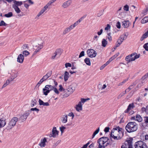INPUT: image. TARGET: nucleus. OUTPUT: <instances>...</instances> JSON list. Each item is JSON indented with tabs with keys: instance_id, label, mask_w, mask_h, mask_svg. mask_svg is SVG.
<instances>
[{
	"instance_id": "f257e3e1",
	"label": "nucleus",
	"mask_w": 148,
	"mask_h": 148,
	"mask_svg": "<svg viewBox=\"0 0 148 148\" xmlns=\"http://www.w3.org/2000/svg\"><path fill=\"white\" fill-rule=\"evenodd\" d=\"M122 129L117 127L113 129L110 135V138H113L114 140L121 139L124 135L123 132L122 131Z\"/></svg>"
},
{
	"instance_id": "f03ea898",
	"label": "nucleus",
	"mask_w": 148,
	"mask_h": 148,
	"mask_svg": "<svg viewBox=\"0 0 148 148\" xmlns=\"http://www.w3.org/2000/svg\"><path fill=\"white\" fill-rule=\"evenodd\" d=\"M138 125L135 122H130L126 125L125 129L128 133L136 131L138 129Z\"/></svg>"
},
{
	"instance_id": "7ed1b4c3",
	"label": "nucleus",
	"mask_w": 148,
	"mask_h": 148,
	"mask_svg": "<svg viewBox=\"0 0 148 148\" xmlns=\"http://www.w3.org/2000/svg\"><path fill=\"white\" fill-rule=\"evenodd\" d=\"M108 140L107 137H103L99 139L97 141L99 143L98 148H105L108 144Z\"/></svg>"
},
{
	"instance_id": "20e7f679",
	"label": "nucleus",
	"mask_w": 148,
	"mask_h": 148,
	"mask_svg": "<svg viewBox=\"0 0 148 148\" xmlns=\"http://www.w3.org/2000/svg\"><path fill=\"white\" fill-rule=\"evenodd\" d=\"M18 120V118L16 117H14L12 118L7 126L6 129L8 130H10L15 125Z\"/></svg>"
},
{
	"instance_id": "39448f33",
	"label": "nucleus",
	"mask_w": 148,
	"mask_h": 148,
	"mask_svg": "<svg viewBox=\"0 0 148 148\" xmlns=\"http://www.w3.org/2000/svg\"><path fill=\"white\" fill-rule=\"evenodd\" d=\"M53 86L50 85H46L42 89L43 94L45 96L47 95L50 91L53 90Z\"/></svg>"
},
{
	"instance_id": "423d86ee",
	"label": "nucleus",
	"mask_w": 148,
	"mask_h": 148,
	"mask_svg": "<svg viewBox=\"0 0 148 148\" xmlns=\"http://www.w3.org/2000/svg\"><path fill=\"white\" fill-rule=\"evenodd\" d=\"M135 148H147L146 144L143 141L140 140L135 143Z\"/></svg>"
},
{
	"instance_id": "0eeeda50",
	"label": "nucleus",
	"mask_w": 148,
	"mask_h": 148,
	"mask_svg": "<svg viewBox=\"0 0 148 148\" xmlns=\"http://www.w3.org/2000/svg\"><path fill=\"white\" fill-rule=\"evenodd\" d=\"M127 35H126V33H124L123 34L121 35L116 43V46H119L123 40L126 39L127 37Z\"/></svg>"
},
{
	"instance_id": "6e6552de",
	"label": "nucleus",
	"mask_w": 148,
	"mask_h": 148,
	"mask_svg": "<svg viewBox=\"0 0 148 148\" xmlns=\"http://www.w3.org/2000/svg\"><path fill=\"white\" fill-rule=\"evenodd\" d=\"M133 139L129 138L126 140L127 143L123 144L121 146V148H127L126 144L128 146V148H132Z\"/></svg>"
},
{
	"instance_id": "1a4fd4ad",
	"label": "nucleus",
	"mask_w": 148,
	"mask_h": 148,
	"mask_svg": "<svg viewBox=\"0 0 148 148\" xmlns=\"http://www.w3.org/2000/svg\"><path fill=\"white\" fill-rule=\"evenodd\" d=\"M87 53L88 56L91 58L95 57L96 56L97 53L94 50L92 49L88 50Z\"/></svg>"
},
{
	"instance_id": "9d476101",
	"label": "nucleus",
	"mask_w": 148,
	"mask_h": 148,
	"mask_svg": "<svg viewBox=\"0 0 148 148\" xmlns=\"http://www.w3.org/2000/svg\"><path fill=\"white\" fill-rule=\"evenodd\" d=\"M29 115V111L26 112L21 116L18 119V120H21L22 122H23L26 120Z\"/></svg>"
},
{
	"instance_id": "9b49d317",
	"label": "nucleus",
	"mask_w": 148,
	"mask_h": 148,
	"mask_svg": "<svg viewBox=\"0 0 148 148\" xmlns=\"http://www.w3.org/2000/svg\"><path fill=\"white\" fill-rule=\"evenodd\" d=\"M52 134H50L49 136L50 137H56V136L58 135V132L56 128L55 127H53L52 130Z\"/></svg>"
},
{
	"instance_id": "f8f14e48",
	"label": "nucleus",
	"mask_w": 148,
	"mask_h": 148,
	"mask_svg": "<svg viewBox=\"0 0 148 148\" xmlns=\"http://www.w3.org/2000/svg\"><path fill=\"white\" fill-rule=\"evenodd\" d=\"M72 2L71 0H68L63 3L62 7L64 8H66L71 4Z\"/></svg>"
},
{
	"instance_id": "ddd939ff",
	"label": "nucleus",
	"mask_w": 148,
	"mask_h": 148,
	"mask_svg": "<svg viewBox=\"0 0 148 148\" xmlns=\"http://www.w3.org/2000/svg\"><path fill=\"white\" fill-rule=\"evenodd\" d=\"M18 76V72L15 71H13L11 74V77L10 78V81H12L16 78Z\"/></svg>"
},
{
	"instance_id": "4468645a",
	"label": "nucleus",
	"mask_w": 148,
	"mask_h": 148,
	"mask_svg": "<svg viewBox=\"0 0 148 148\" xmlns=\"http://www.w3.org/2000/svg\"><path fill=\"white\" fill-rule=\"evenodd\" d=\"M86 17V15L83 16L80 18L79 20L76 21L74 24H73L75 27L77 26Z\"/></svg>"
},
{
	"instance_id": "2eb2a0df",
	"label": "nucleus",
	"mask_w": 148,
	"mask_h": 148,
	"mask_svg": "<svg viewBox=\"0 0 148 148\" xmlns=\"http://www.w3.org/2000/svg\"><path fill=\"white\" fill-rule=\"evenodd\" d=\"M132 60L134 61L136 59L140 57V54H137L136 53L134 52L131 54Z\"/></svg>"
},
{
	"instance_id": "dca6fc26",
	"label": "nucleus",
	"mask_w": 148,
	"mask_h": 148,
	"mask_svg": "<svg viewBox=\"0 0 148 148\" xmlns=\"http://www.w3.org/2000/svg\"><path fill=\"white\" fill-rule=\"evenodd\" d=\"M24 60V56L21 54H19L18 57L17 61L18 62L22 63L23 62Z\"/></svg>"
},
{
	"instance_id": "f3484780",
	"label": "nucleus",
	"mask_w": 148,
	"mask_h": 148,
	"mask_svg": "<svg viewBox=\"0 0 148 148\" xmlns=\"http://www.w3.org/2000/svg\"><path fill=\"white\" fill-rule=\"evenodd\" d=\"M47 142V140L45 138L41 140V142L40 143L39 145L41 147H44L46 145L45 143Z\"/></svg>"
},
{
	"instance_id": "a211bd4d",
	"label": "nucleus",
	"mask_w": 148,
	"mask_h": 148,
	"mask_svg": "<svg viewBox=\"0 0 148 148\" xmlns=\"http://www.w3.org/2000/svg\"><path fill=\"white\" fill-rule=\"evenodd\" d=\"M134 107V103L130 104L129 105L127 109L125 111V113L128 112L129 111L133 109Z\"/></svg>"
},
{
	"instance_id": "6ab92c4d",
	"label": "nucleus",
	"mask_w": 148,
	"mask_h": 148,
	"mask_svg": "<svg viewBox=\"0 0 148 148\" xmlns=\"http://www.w3.org/2000/svg\"><path fill=\"white\" fill-rule=\"evenodd\" d=\"M82 105L81 102H79L78 104L76 105L75 108L76 110L78 112L81 111L82 109Z\"/></svg>"
},
{
	"instance_id": "aec40b11",
	"label": "nucleus",
	"mask_w": 148,
	"mask_h": 148,
	"mask_svg": "<svg viewBox=\"0 0 148 148\" xmlns=\"http://www.w3.org/2000/svg\"><path fill=\"white\" fill-rule=\"evenodd\" d=\"M6 124L5 120L3 118L0 119V128L3 127Z\"/></svg>"
},
{
	"instance_id": "412c9836",
	"label": "nucleus",
	"mask_w": 148,
	"mask_h": 148,
	"mask_svg": "<svg viewBox=\"0 0 148 148\" xmlns=\"http://www.w3.org/2000/svg\"><path fill=\"white\" fill-rule=\"evenodd\" d=\"M130 23L129 21L127 20L123 22L122 25L124 28H127L129 27Z\"/></svg>"
},
{
	"instance_id": "4be33fe9",
	"label": "nucleus",
	"mask_w": 148,
	"mask_h": 148,
	"mask_svg": "<svg viewBox=\"0 0 148 148\" xmlns=\"http://www.w3.org/2000/svg\"><path fill=\"white\" fill-rule=\"evenodd\" d=\"M68 91V94H71L73 93L75 90V88L73 87H69L67 89H66Z\"/></svg>"
},
{
	"instance_id": "5701e85b",
	"label": "nucleus",
	"mask_w": 148,
	"mask_h": 148,
	"mask_svg": "<svg viewBox=\"0 0 148 148\" xmlns=\"http://www.w3.org/2000/svg\"><path fill=\"white\" fill-rule=\"evenodd\" d=\"M52 73V72L51 71H49L45 75H44L43 77L45 80H47L51 75Z\"/></svg>"
},
{
	"instance_id": "b1692460",
	"label": "nucleus",
	"mask_w": 148,
	"mask_h": 148,
	"mask_svg": "<svg viewBox=\"0 0 148 148\" xmlns=\"http://www.w3.org/2000/svg\"><path fill=\"white\" fill-rule=\"evenodd\" d=\"M14 4L12 6H16L18 7V6L21 5L22 4V1H14Z\"/></svg>"
},
{
	"instance_id": "393cba45",
	"label": "nucleus",
	"mask_w": 148,
	"mask_h": 148,
	"mask_svg": "<svg viewBox=\"0 0 148 148\" xmlns=\"http://www.w3.org/2000/svg\"><path fill=\"white\" fill-rule=\"evenodd\" d=\"M61 51V49H57L56 51L55 52L54 56H53L51 57V58L52 59H54L56 56V55L58 54H60Z\"/></svg>"
},
{
	"instance_id": "a878e982",
	"label": "nucleus",
	"mask_w": 148,
	"mask_h": 148,
	"mask_svg": "<svg viewBox=\"0 0 148 148\" xmlns=\"http://www.w3.org/2000/svg\"><path fill=\"white\" fill-rule=\"evenodd\" d=\"M126 61L128 62H131L133 61L132 60V56L131 54L127 56L125 58Z\"/></svg>"
},
{
	"instance_id": "bb28decb",
	"label": "nucleus",
	"mask_w": 148,
	"mask_h": 148,
	"mask_svg": "<svg viewBox=\"0 0 148 148\" xmlns=\"http://www.w3.org/2000/svg\"><path fill=\"white\" fill-rule=\"evenodd\" d=\"M69 73L68 72L66 71L64 73V79L65 81H66L68 80L69 76Z\"/></svg>"
},
{
	"instance_id": "cd10ccee",
	"label": "nucleus",
	"mask_w": 148,
	"mask_h": 148,
	"mask_svg": "<svg viewBox=\"0 0 148 148\" xmlns=\"http://www.w3.org/2000/svg\"><path fill=\"white\" fill-rule=\"evenodd\" d=\"M67 115H65L62 118L61 121L63 123H66L67 121Z\"/></svg>"
},
{
	"instance_id": "c85d7f7f",
	"label": "nucleus",
	"mask_w": 148,
	"mask_h": 148,
	"mask_svg": "<svg viewBox=\"0 0 148 148\" xmlns=\"http://www.w3.org/2000/svg\"><path fill=\"white\" fill-rule=\"evenodd\" d=\"M143 119L142 117L140 115L137 114L136 116V120L139 122H141L142 121Z\"/></svg>"
},
{
	"instance_id": "c756f323",
	"label": "nucleus",
	"mask_w": 148,
	"mask_h": 148,
	"mask_svg": "<svg viewBox=\"0 0 148 148\" xmlns=\"http://www.w3.org/2000/svg\"><path fill=\"white\" fill-rule=\"evenodd\" d=\"M148 36V31L143 34L140 38L141 41L143 40L145 38H147Z\"/></svg>"
},
{
	"instance_id": "7c9ffc66",
	"label": "nucleus",
	"mask_w": 148,
	"mask_h": 148,
	"mask_svg": "<svg viewBox=\"0 0 148 148\" xmlns=\"http://www.w3.org/2000/svg\"><path fill=\"white\" fill-rule=\"evenodd\" d=\"M84 62L88 65L90 66L91 63L89 58H86L84 60Z\"/></svg>"
},
{
	"instance_id": "2f4dec72",
	"label": "nucleus",
	"mask_w": 148,
	"mask_h": 148,
	"mask_svg": "<svg viewBox=\"0 0 148 148\" xmlns=\"http://www.w3.org/2000/svg\"><path fill=\"white\" fill-rule=\"evenodd\" d=\"M71 30L69 27L66 28L63 31V35H64L66 34L67 33L70 32Z\"/></svg>"
},
{
	"instance_id": "473e14b6",
	"label": "nucleus",
	"mask_w": 148,
	"mask_h": 148,
	"mask_svg": "<svg viewBox=\"0 0 148 148\" xmlns=\"http://www.w3.org/2000/svg\"><path fill=\"white\" fill-rule=\"evenodd\" d=\"M148 22V16L145 17L143 18L141 21L142 23L143 24Z\"/></svg>"
},
{
	"instance_id": "72a5a7b5",
	"label": "nucleus",
	"mask_w": 148,
	"mask_h": 148,
	"mask_svg": "<svg viewBox=\"0 0 148 148\" xmlns=\"http://www.w3.org/2000/svg\"><path fill=\"white\" fill-rule=\"evenodd\" d=\"M12 7L14 8L15 11L18 14L21 12V11L18 7L16 6H12Z\"/></svg>"
},
{
	"instance_id": "f704fd0d",
	"label": "nucleus",
	"mask_w": 148,
	"mask_h": 148,
	"mask_svg": "<svg viewBox=\"0 0 148 148\" xmlns=\"http://www.w3.org/2000/svg\"><path fill=\"white\" fill-rule=\"evenodd\" d=\"M42 49V48H40V47H38L37 48L35 49V51L33 53L32 56H33L35 55L38 52L40 49Z\"/></svg>"
},
{
	"instance_id": "c9c22d12",
	"label": "nucleus",
	"mask_w": 148,
	"mask_h": 148,
	"mask_svg": "<svg viewBox=\"0 0 148 148\" xmlns=\"http://www.w3.org/2000/svg\"><path fill=\"white\" fill-rule=\"evenodd\" d=\"M64 91V93L63 95L64 98L67 97L70 95V94H68L69 93L66 90H65Z\"/></svg>"
},
{
	"instance_id": "e433bc0d",
	"label": "nucleus",
	"mask_w": 148,
	"mask_h": 148,
	"mask_svg": "<svg viewBox=\"0 0 148 148\" xmlns=\"http://www.w3.org/2000/svg\"><path fill=\"white\" fill-rule=\"evenodd\" d=\"M4 16L7 17V18H9L13 16V14L11 12H9L8 13L5 14L4 15Z\"/></svg>"
},
{
	"instance_id": "4c0bfd02",
	"label": "nucleus",
	"mask_w": 148,
	"mask_h": 148,
	"mask_svg": "<svg viewBox=\"0 0 148 148\" xmlns=\"http://www.w3.org/2000/svg\"><path fill=\"white\" fill-rule=\"evenodd\" d=\"M36 101L35 99H32L31 101V106L32 107H34L36 104Z\"/></svg>"
},
{
	"instance_id": "58836bf2",
	"label": "nucleus",
	"mask_w": 148,
	"mask_h": 148,
	"mask_svg": "<svg viewBox=\"0 0 148 148\" xmlns=\"http://www.w3.org/2000/svg\"><path fill=\"white\" fill-rule=\"evenodd\" d=\"M99 127L95 132L93 133L92 137V138H93L99 132Z\"/></svg>"
},
{
	"instance_id": "ea45409f",
	"label": "nucleus",
	"mask_w": 148,
	"mask_h": 148,
	"mask_svg": "<svg viewBox=\"0 0 148 148\" xmlns=\"http://www.w3.org/2000/svg\"><path fill=\"white\" fill-rule=\"evenodd\" d=\"M143 112L145 111L146 113L148 114V106H146V108L143 107L141 109Z\"/></svg>"
},
{
	"instance_id": "a19ab883",
	"label": "nucleus",
	"mask_w": 148,
	"mask_h": 148,
	"mask_svg": "<svg viewBox=\"0 0 148 148\" xmlns=\"http://www.w3.org/2000/svg\"><path fill=\"white\" fill-rule=\"evenodd\" d=\"M102 46H106L107 44V41L105 39H103L102 41Z\"/></svg>"
},
{
	"instance_id": "79ce46f5",
	"label": "nucleus",
	"mask_w": 148,
	"mask_h": 148,
	"mask_svg": "<svg viewBox=\"0 0 148 148\" xmlns=\"http://www.w3.org/2000/svg\"><path fill=\"white\" fill-rule=\"evenodd\" d=\"M128 80V79L127 78L123 80L122 82L119 83L117 85L118 86H121L124 84Z\"/></svg>"
},
{
	"instance_id": "37998d69",
	"label": "nucleus",
	"mask_w": 148,
	"mask_h": 148,
	"mask_svg": "<svg viewBox=\"0 0 148 148\" xmlns=\"http://www.w3.org/2000/svg\"><path fill=\"white\" fill-rule=\"evenodd\" d=\"M126 94V91H124L120 94L118 96V99H119L123 96Z\"/></svg>"
},
{
	"instance_id": "c03bdc74",
	"label": "nucleus",
	"mask_w": 148,
	"mask_h": 148,
	"mask_svg": "<svg viewBox=\"0 0 148 148\" xmlns=\"http://www.w3.org/2000/svg\"><path fill=\"white\" fill-rule=\"evenodd\" d=\"M90 99L88 98L87 99H84V98H81V101L79 102H81L82 103H84L86 102L87 100H88Z\"/></svg>"
},
{
	"instance_id": "a18cd8bd",
	"label": "nucleus",
	"mask_w": 148,
	"mask_h": 148,
	"mask_svg": "<svg viewBox=\"0 0 148 148\" xmlns=\"http://www.w3.org/2000/svg\"><path fill=\"white\" fill-rule=\"evenodd\" d=\"M23 56L25 57H26L29 54V53L28 51L25 50L23 51Z\"/></svg>"
},
{
	"instance_id": "49530a36",
	"label": "nucleus",
	"mask_w": 148,
	"mask_h": 148,
	"mask_svg": "<svg viewBox=\"0 0 148 148\" xmlns=\"http://www.w3.org/2000/svg\"><path fill=\"white\" fill-rule=\"evenodd\" d=\"M53 90L54 91V92L57 95H58L59 94V92L57 88L54 86H53Z\"/></svg>"
},
{
	"instance_id": "de8ad7c7",
	"label": "nucleus",
	"mask_w": 148,
	"mask_h": 148,
	"mask_svg": "<svg viewBox=\"0 0 148 148\" xmlns=\"http://www.w3.org/2000/svg\"><path fill=\"white\" fill-rule=\"evenodd\" d=\"M123 8L125 11H128L129 10V6L127 5H126L124 6Z\"/></svg>"
},
{
	"instance_id": "09e8293b",
	"label": "nucleus",
	"mask_w": 148,
	"mask_h": 148,
	"mask_svg": "<svg viewBox=\"0 0 148 148\" xmlns=\"http://www.w3.org/2000/svg\"><path fill=\"white\" fill-rule=\"evenodd\" d=\"M7 25L3 21H1L0 22V26H6Z\"/></svg>"
},
{
	"instance_id": "8fccbe9b",
	"label": "nucleus",
	"mask_w": 148,
	"mask_h": 148,
	"mask_svg": "<svg viewBox=\"0 0 148 148\" xmlns=\"http://www.w3.org/2000/svg\"><path fill=\"white\" fill-rule=\"evenodd\" d=\"M66 129V127L64 126H62L60 127V129L61 132V134H62L64 132V130Z\"/></svg>"
},
{
	"instance_id": "3c124183",
	"label": "nucleus",
	"mask_w": 148,
	"mask_h": 148,
	"mask_svg": "<svg viewBox=\"0 0 148 148\" xmlns=\"http://www.w3.org/2000/svg\"><path fill=\"white\" fill-rule=\"evenodd\" d=\"M59 90L60 91H64L65 89H64L62 87V85H60L59 86Z\"/></svg>"
},
{
	"instance_id": "603ef678",
	"label": "nucleus",
	"mask_w": 148,
	"mask_h": 148,
	"mask_svg": "<svg viewBox=\"0 0 148 148\" xmlns=\"http://www.w3.org/2000/svg\"><path fill=\"white\" fill-rule=\"evenodd\" d=\"M119 53H117L115 55H114L111 58H112V61L115 58H116V57H117L119 55Z\"/></svg>"
},
{
	"instance_id": "864d4df0",
	"label": "nucleus",
	"mask_w": 148,
	"mask_h": 148,
	"mask_svg": "<svg viewBox=\"0 0 148 148\" xmlns=\"http://www.w3.org/2000/svg\"><path fill=\"white\" fill-rule=\"evenodd\" d=\"M68 116L70 117H72V119H73L74 116V115L72 112L69 113L68 114Z\"/></svg>"
},
{
	"instance_id": "5fc2aeb1",
	"label": "nucleus",
	"mask_w": 148,
	"mask_h": 148,
	"mask_svg": "<svg viewBox=\"0 0 148 148\" xmlns=\"http://www.w3.org/2000/svg\"><path fill=\"white\" fill-rule=\"evenodd\" d=\"M39 110V109L36 108H32L30 109V111H36L37 113H38Z\"/></svg>"
},
{
	"instance_id": "6e6d98bb",
	"label": "nucleus",
	"mask_w": 148,
	"mask_h": 148,
	"mask_svg": "<svg viewBox=\"0 0 148 148\" xmlns=\"http://www.w3.org/2000/svg\"><path fill=\"white\" fill-rule=\"evenodd\" d=\"M84 51H82L79 56V58H80L83 56H84Z\"/></svg>"
},
{
	"instance_id": "4d7b16f0",
	"label": "nucleus",
	"mask_w": 148,
	"mask_h": 148,
	"mask_svg": "<svg viewBox=\"0 0 148 148\" xmlns=\"http://www.w3.org/2000/svg\"><path fill=\"white\" fill-rule=\"evenodd\" d=\"M116 26L117 27L118 29H120L121 28V24L119 22H118L116 24Z\"/></svg>"
},
{
	"instance_id": "13d9d810",
	"label": "nucleus",
	"mask_w": 148,
	"mask_h": 148,
	"mask_svg": "<svg viewBox=\"0 0 148 148\" xmlns=\"http://www.w3.org/2000/svg\"><path fill=\"white\" fill-rule=\"evenodd\" d=\"M52 3L51 1H50L45 6L46 8H48V7Z\"/></svg>"
},
{
	"instance_id": "bf43d9fd",
	"label": "nucleus",
	"mask_w": 148,
	"mask_h": 148,
	"mask_svg": "<svg viewBox=\"0 0 148 148\" xmlns=\"http://www.w3.org/2000/svg\"><path fill=\"white\" fill-rule=\"evenodd\" d=\"M110 28V26L109 24H107V26L105 27V30H108Z\"/></svg>"
},
{
	"instance_id": "052dcab7",
	"label": "nucleus",
	"mask_w": 148,
	"mask_h": 148,
	"mask_svg": "<svg viewBox=\"0 0 148 148\" xmlns=\"http://www.w3.org/2000/svg\"><path fill=\"white\" fill-rule=\"evenodd\" d=\"M144 121L145 123H148V117L145 116L144 117Z\"/></svg>"
},
{
	"instance_id": "680f3d73",
	"label": "nucleus",
	"mask_w": 148,
	"mask_h": 148,
	"mask_svg": "<svg viewBox=\"0 0 148 148\" xmlns=\"http://www.w3.org/2000/svg\"><path fill=\"white\" fill-rule=\"evenodd\" d=\"M65 66L66 68L68 67H71V64L69 63H67L65 64Z\"/></svg>"
},
{
	"instance_id": "e2e57ef3",
	"label": "nucleus",
	"mask_w": 148,
	"mask_h": 148,
	"mask_svg": "<svg viewBox=\"0 0 148 148\" xmlns=\"http://www.w3.org/2000/svg\"><path fill=\"white\" fill-rule=\"evenodd\" d=\"M112 58H110L109 60L107 61L104 64L106 65V66L107 65H108L110 62H111L112 60Z\"/></svg>"
},
{
	"instance_id": "0e129e2a",
	"label": "nucleus",
	"mask_w": 148,
	"mask_h": 148,
	"mask_svg": "<svg viewBox=\"0 0 148 148\" xmlns=\"http://www.w3.org/2000/svg\"><path fill=\"white\" fill-rule=\"evenodd\" d=\"M148 12V10H146V8L142 12V13L144 15H146L147 12Z\"/></svg>"
},
{
	"instance_id": "69168bd1",
	"label": "nucleus",
	"mask_w": 148,
	"mask_h": 148,
	"mask_svg": "<svg viewBox=\"0 0 148 148\" xmlns=\"http://www.w3.org/2000/svg\"><path fill=\"white\" fill-rule=\"evenodd\" d=\"M109 129L110 128L109 127H107L105 128L104 131L105 132L107 133L109 132Z\"/></svg>"
},
{
	"instance_id": "338daca9",
	"label": "nucleus",
	"mask_w": 148,
	"mask_h": 148,
	"mask_svg": "<svg viewBox=\"0 0 148 148\" xmlns=\"http://www.w3.org/2000/svg\"><path fill=\"white\" fill-rule=\"evenodd\" d=\"M38 101L40 105H43L44 102L42 100L40 99H39Z\"/></svg>"
},
{
	"instance_id": "774afa93",
	"label": "nucleus",
	"mask_w": 148,
	"mask_h": 148,
	"mask_svg": "<svg viewBox=\"0 0 148 148\" xmlns=\"http://www.w3.org/2000/svg\"><path fill=\"white\" fill-rule=\"evenodd\" d=\"M90 144V143L88 142L85 145H84L82 148H87V147Z\"/></svg>"
}]
</instances>
